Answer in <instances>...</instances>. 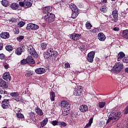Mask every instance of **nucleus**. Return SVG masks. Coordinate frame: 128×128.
I'll list each match as a JSON object with an SVG mask.
<instances>
[{"label":"nucleus","mask_w":128,"mask_h":128,"mask_svg":"<svg viewBox=\"0 0 128 128\" xmlns=\"http://www.w3.org/2000/svg\"><path fill=\"white\" fill-rule=\"evenodd\" d=\"M108 120H107L106 124H108L110 122H114L117 120H118L120 118V112L117 111H114L113 112H110L108 114Z\"/></svg>","instance_id":"nucleus-1"},{"label":"nucleus","mask_w":128,"mask_h":128,"mask_svg":"<svg viewBox=\"0 0 128 128\" xmlns=\"http://www.w3.org/2000/svg\"><path fill=\"white\" fill-rule=\"evenodd\" d=\"M70 8L72 10V18H76L78 16V8L74 4H71L70 5Z\"/></svg>","instance_id":"nucleus-2"},{"label":"nucleus","mask_w":128,"mask_h":128,"mask_svg":"<svg viewBox=\"0 0 128 128\" xmlns=\"http://www.w3.org/2000/svg\"><path fill=\"white\" fill-rule=\"evenodd\" d=\"M44 20L47 22H52L56 20V16L53 14H48L44 16Z\"/></svg>","instance_id":"nucleus-3"},{"label":"nucleus","mask_w":128,"mask_h":128,"mask_svg":"<svg viewBox=\"0 0 128 128\" xmlns=\"http://www.w3.org/2000/svg\"><path fill=\"white\" fill-rule=\"evenodd\" d=\"M27 50L28 52L30 54H31V56H32L34 58H38V53L36 52V50L32 46L30 45L28 46L27 48Z\"/></svg>","instance_id":"nucleus-4"},{"label":"nucleus","mask_w":128,"mask_h":128,"mask_svg":"<svg viewBox=\"0 0 128 128\" xmlns=\"http://www.w3.org/2000/svg\"><path fill=\"white\" fill-rule=\"evenodd\" d=\"M124 68V64L120 62L116 63L114 66L113 70L114 72H120Z\"/></svg>","instance_id":"nucleus-5"},{"label":"nucleus","mask_w":128,"mask_h":128,"mask_svg":"<svg viewBox=\"0 0 128 128\" xmlns=\"http://www.w3.org/2000/svg\"><path fill=\"white\" fill-rule=\"evenodd\" d=\"M27 122H34L36 120V114L31 112L28 114Z\"/></svg>","instance_id":"nucleus-6"},{"label":"nucleus","mask_w":128,"mask_h":128,"mask_svg":"<svg viewBox=\"0 0 128 128\" xmlns=\"http://www.w3.org/2000/svg\"><path fill=\"white\" fill-rule=\"evenodd\" d=\"M26 28L28 30H38L40 28V26L34 24L30 23L27 24Z\"/></svg>","instance_id":"nucleus-7"},{"label":"nucleus","mask_w":128,"mask_h":128,"mask_svg":"<svg viewBox=\"0 0 128 128\" xmlns=\"http://www.w3.org/2000/svg\"><path fill=\"white\" fill-rule=\"evenodd\" d=\"M2 108H4V110H6V108H10V101L8 99H4L1 103Z\"/></svg>","instance_id":"nucleus-8"},{"label":"nucleus","mask_w":128,"mask_h":128,"mask_svg":"<svg viewBox=\"0 0 128 128\" xmlns=\"http://www.w3.org/2000/svg\"><path fill=\"white\" fill-rule=\"evenodd\" d=\"M60 106L62 108H70V104L66 100H62L60 104Z\"/></svg>","instance_id":"nucleus-9"},{"label":"nucleus","mask_w":128,"mask_h":128,"mask_svg":"<svg viewBox=\"0 0 128 128\" xmlns=\"http://www.w3.org/2000/svg\"><path fill=\"white\" fill-rule=\"evenodd\" d=\"M94 54H96V52L94 51L90 52L88 54L87 56V60L89 62H94Z\"/></svg>","instance_id":"nucleus-10"},{"label":"nucleus","mask_w":128,"mask_h":128,"mask_svg":"<svg viewBox=\"0 0 128 128\" xmlns=\"http://www.w3.org/2000/svg\"><path fill=\"white\" fill-rule=\"evenodd\" d=\"M82 86H77L75 87L74 91V96H80V94H82Z\"/></svg>","instance_id":"nucleus-11"},{"label":"nucleus","mask_w":128,"mask_h":128,"mask_svg":"<svg viewBox=\"0 0 128 128\" xmlns=\"http://www.w3.org/2000/svg\"><path fill=\"white\" fill-rule=\"evenodd\" d=\"M112 22H116L118 20V10H114L112 12Z\"/></svg>","instance_id":"nucleus-12"},{"label":"nucleus","mask_w":128,"mask_h":128,"mask_svg":"<svg viewBox=\"0 0 128 128\" xmlns=\"http://www.w3.org/2000/svg\"><path fill=\"white\" fill-rule=\"evenodd\" d=\"M80 36H82L81 34L74 33L70 35V38L73 40H78L80 38Z\"/></svg>","instance_id":"nucleus-13"},{"label":"nucleus","mask_w":128,"mask_h":128,"mask_svg":"<svg viewBox=\"0 0 128 128\" xmlns=\"http://www.w3.org/2000/svg\"><path fill=\"white\" fill-rule=\"evenodd\" d=\"M52 8L51 6H46L44 7L42 9V12L43 14H50V12H52Z\"/></svg>","instance_id":"nucleus-14"},{"label":"nucleus","mask_w":128,"mask_h":128,"mask_svg":"<svg viewBox=\"0 0 128 128\" xmlns=\"http://www.w3.org/2000/svg\"><path fill=\"white\" fill-rule=\"evenodd\" d=\"M98 38L100 42H104L106 38V35H104L102 32H100L98 34Z\"/></svg>","instance_id":"nucleus-15"},{"label":"nucleus","mask_w":128,"mask_h":128,"mask_svg":"<svg viewBox=\"0 0 128 128\" xmlns=\"http://www.w3.org/2000/svg\"><path fill=\"white\" fill-rule=\"evenodd\" d=\"M79 110L82 112H86L88 110V107L86 104H83L80 106Z\"/></svg>","instance_id":"nucleus-16"},{"label":"nucleus","mask_w":128,"mask_h":128,"mask_svg":"<svg viewBox=\"0 0 128 128\" xmlns=\"http://www.w3.org/2000/svg\"><path fill=\"white\" fill-rule=\"evenodd\" d=\"M10 8L14 10H20V4L18 3H12L10 6Z\"/></svg>","instance_id":"nucleus-17"},{"label":"nucleus","mask_w":128,"mask_h":128,"mask_svg":"<svg viewBox=\"0 0 128 128\" xmlns=\"http://www.w3.org/2000/svg\"><path fill=\"white\" fill-rule=\"evenodd\" d=\"M0 86L3 88H8L6 82L2 79H0Z\"/></svg>","instance_id":"nucleus-18"},{"label":"nucleus","mask_w":128,"mask_h":128,"mask_svg":"<svg viewBox=\"0 0 128 128\" xmlns=\"http://www.w3.org/2000/svg\"><path fill=\"white\" fill-rule=\"evenodd\" d=\"M2 78L5 80H7V82H10V72H6L2 76Z\"/></svg>","instance_id":"nucleus-19"},{"label":"nucleus","mask_w":128,"mask_h":128,"mask_svg":"<svg viewBox=\"0 0 128 128\" xmlns=\"http://www.w3.org/2000/svg\"><path fill=\"white\" fill-rule=\"evenodd\" d=\"M24 76L26 78H32L34 76V71L28 70L24 72Z\"/></svg>","instance_id":"nucleus-20"},{"label":"nucleus","mask_w":128,"mask_h":128,"mask_svg":"<svg viewBox=\"0 0 128 128\" xmlns=\"http://www.w3.org/2000/svg\"><path fill=\"white\" fill-rule=\"evenodd\" d=\"M35 72H36V74H42L46 72V70L42 68H38L35 70Z\"/></svg>","instance_id":"nucleus-21"},{"label":"nucleus","mask_w":128,"mask_h":128,"mask_svg":"<svg viewBox=\"0 0 128 128\" xmlns=\"http://www.w3.org/2000/svg\"><path fill=\"white\" fill-rule=\"evenodd\" d=\"M27 62H28V64H36V61L34 60V58H32V56H28L27 58Z\"/></svg>","instance_id":"nucleus-22"},{"label":"nucleus","mask_w":128,"mask_h":128,"mask_svg":"<svg viewBox=\"0 0 128 128\" xmlns=\"http://www.w3.org/2000/svg\"><path fill=\"white\" fill-rule=\"evenodd\" d=\"M70 108H65L62 110V114L64 116H66L68 114H70Z\"/></svg>","instance_id":"nucleus-23"},{"label":"nucleus","mask_w":128,"mask_h":128,"mask_svg":"<svg viewBox=\"0 0 128 128\" xmlns=\"http://www.w3.org/2000/svg\"><path fill=\"white\" fill-rule=\"evenodd\" d=\"M0 38H4L6 40V38H10V34L8 32H4L0 34Z\"/></svg>","instance_id":"nucleus-24"},{"label":"nucleus","mask_w":128,"mask_h":128,"mask_svg":"<svg viewBox=\"0 0 128 128\" xmlns=\"http://www.w3.org/2000/svg\"><path fill=\"white\" fill-rule=\"evenodd\" d=\"M32 6V0H25V6L30 8Z\"/></svg>","instance_id":"nucleus-25"},{"label":"nucleus","mask_w":128,"mask_h":128,"mask_svg":"<svg viewBox=\"0 0 128 128\" xmlns=\"http://www.w3.org/2000/svg\"><path fill=\"white\" fill-rule=\"evenodd\" d=\"M35 111L36 112L37 114H38V116H43L44 112H42V110L40 109L38 106L35 108Z\"/></svg>","instance_id":"nucleus-26"},{"label":"nucleus","mask_w":128,"mask_h":128,"mask_svg":"<svg viewBox=\"0 0 128 128\" xmlns=\"http://www.w3.org/2000/svg\"><path fill=\"white\" fill-rule=\"evenodd\" d=\"M15 54L17 56H20L22 54V48L20 47L17 48L15 50Z\"/></svg>","instance_id":"nucleus-27"},{"label":"nucleus","mask_w":128,"mask_h":128,"mask_svg":"<svg viewBox=\"0 0 128 128\" xmlns=\"http://www.w3.org/2000/svg\"><path fill=\"white\" fill-rule=\"evenodd\" d=\"M122 36L124 38L128 39V30H123L122 32Z\"/></svg>","instance_id":"nucleus-28"},{"label":"nucleus","mask_w":128,"mask_h":128,"mask_svg":"<svg viewBox=\"0 0 128 128\" xmlns=\"http://www.w3.org/2000/svg\"><path fill=\"white\" fill-rule=\"evenodd\" d=\"M124 56H126V54H124V53L123 52H119L117 59L118 61L120 62L122 60V58H124Z\"/></svg>","instance_id":"nucleus-29"},{"label":"nucleus","mask_w":128,"mask_h":128,"mask_svg":"<svg viewBox=\"0 0 128 128\" xmlns=\"http://www.w3.org/2000/svg\"><path fill=\"white\" fill-rule=\"evenodd\" d=\"M48 118H44L40 122L41 127H43V126H46V124H48Z\"/></svg>","instance_id":"nucleus-30"},{"label":"nucleus","mask_w":128,"mask_h":128,"mask_svg":"<svg viewBox=\"0 0 128 128\" xmlns=\"http://www.w3.org/2000/svg\"><path fill=\"white\" fill-rule=\"evenodd\" d=\"M54 98H56V94L54 92H50V99L52 102L54 101Z\"/></svg>","instance_id":"nucleus-31"},{"label":"nucleus","mask_w":128,"mask_h":128,"mask_svg":"<svg viewBox=\"0 0 128 128\" xmlns=\"http://www.w3.org/2000/svg\"><path fill=\"white\" fill-rule=\"evenodd\" d=\"M1 4L4 6H10V2L6 0H2Z\"/></svg>","instance_id":"nucleus-32"},{"label":"nucleus","mask_w":128,"mask_h":128,"mask_svg":"<svg viewBox=\"0 0 128 128\" xmlns=\"http://www.w3.org/2000/svg\"><path fill=\"white\" fill-rule=\"evenodd\" d=\"M90 32H92V34H96L98 32H100V28H94L89 30Z\"/></svg>","instance_id":"nucleus-33"},{"label":"nucleus","mask_w":128,"mask_h":128,"mask_svg":"<svg viewBox=\"0 0 128 128\" xmlns=\"http://www.w3.org/2000/svg\"><path fill=\"white\" fill-rule=\"evenodd\" d=\"M92 120H94V118H90L89 120L88 124H87L86 125L85 128H88L90 126H92Z\"/></svg>","instance_id":"nucleus-34"},{"label":"nucleus","mask_w":128,"mask_h":128,"mask_svg":"<svg viewBox=\"0 0 128 128\" xmlns=\"http://www.w3.org/2000/svg\"><path fill=\"white\" fill-rule=\"evenodd\" d=\"M58 52L56 50L52 51V52L50 56H54V58H58Z\"/></svg>","instance_id":"nucleus-35"},{"label":"nucleus","mask_w":128,"mask_h":128,"mask_svg":"<svg viewBox=\"0 0 128 128\" xmlns=\"http://www.w3.org/2000/svg\"><path fill=\"white\" fill-rule=\"evenodd\" d=\"M85 26L87 30H90V28H92V25L90 23L88 22V21L86 23Z\"/></svg>","instance_id":"nucleus-36"},{"label":"nucleus","mask_w":128,"mask_h":128,"mask_svg":"<svg viewBox=\"0 0 128 128\" xmlns=\"http://www.w3.org/2000/svg\"><path fill=\"white\" fill-rule=\"evenodd\" d=\"M6 50L8 52H12V50H14V48H12V46L8 45L6 46Z\"/></svg>","instance_id":"nucleus-37"},{"label":"nucleus","mask_w":128,"mask_h":128,"mask_svg":"<svg viewBox=\"0 0 128 128\" xmlns=\"http://www.w3.org/2000/svg\"><path fill=\"white\" fill-rule=\"evenodd\" d=\"M16 116L18 118H24V116L21 113H16Z\"/></svg>","instance_id":"nucleus-38"},{"label":"nucleus","mask_w":128,"mask_h":128,"mask_svg":"<svg viewBox=\"0 0 128 128\" xmlns=\"http://www.w3.org/2000/svg\"><path fill=\"white\" fill-rule=\"evenodd\" d=\"M44 58H49L50 56V54L46 51L44 52Z\"/></svg>","instance_id":"nucleus-39"},{"label":"nucleus","mask_w":128,"mask_h":128,"mask_svg":"<svg viewBox=\"0 0 128 128\" xmlns=\"http://www.w3.org/2000/svg\"><path fill=\"white\" fill-rule=\"evenodd\" d=\"M58 126H66V124L65 122L58 121Z\"/></svg>","instance_id":"nucleus-40"},{"label":"nucleus","mask_w":128,"mask_h":128,"mask_svg":"<svg viewBox=\"0 0 128 128\" xmlns=\"http://www.w3.org/2000/svg\"><path fill=\"white\" fill-rule=\"evenodd\" d=\"M106 106V102H99V108H102Z\"/></svg>","instance_id":"nucleus-41"},{"label":"nucleus","mask_w":128,"mask_h":128,"mask_svg":"<svg viewBox=\"0 0 128 128\" xmlns=\"http://www.w3.org/2000/svg\"><path fill=\"white\" fill-rule=\"evenodd\" d=\"M24 36H20L17 37L16 40H18V42H22V40H24Z\"/></svg>","instance_id":"nucleus-42"},{"label":"nucleus","mask_w":128,"mask_h":128,"mask_svg":"<svg viewBox=\"0 0 128 128\" xmlns=\"http://www.w3.org/2000/svg\"><path fill=\"white\" fill-rule=\"evenodd\" d=\"M52 124L54 126H58V121L55 120H53L51 122Z\"/></svg>","instance_id":"nucleus-43"},{"label":"nucleus","mask_w":128,"mask_h":128,"mask_svg":"<svg viewBox=\"0 0 128 128\" xmlns=\"http://www.w3.org/2000/svg\"><path fill=\"white\" fill-rule=\"evenodd\" d=\"M100 12H106L108 11L107 9L106 8H104V6H102L100 8Z\"/></svg>","instance_id":"nucleus-44"},{"label":"nucleus","mask_w":128,"mask_h":128,"mask_svg":"<svg viewBox=\"0 0 128 128\" xmlns=\"http://www.w3.org/2000/svg\"><path fill=\"white\" fill-rule=\"evenodd\" d=\"M26 24V23L22 21H21L19 22L18 24V26H20V28H22V26H24Z\"/></svg>","instance_id":"nucleus-45"},{"label":"nucleus","mask_w":128,"mask_h":128,"mask_svg":"<svg viewBox=\"0 0 128 128\" xmlns=\"http://www.w3.org/2000/svg\"><path fill=\"white\" fill-rule=\"evenodd\" d=\"M46 43H42L40 44V46H41V48H42V50H46Z\"/></svg>","instance_id":"nucleus-46"},{"label":"nucleus","mask_w":128,"mask_h":128,"mask_svg":"<svg viewBox=\"0 0 128 128\" xmlns=\"http://www.w3.org/2000/svg\"><path fill=\"white\" fill-rule=\"evenodd\" d=\"M21 64H28V58L26 59H23L20 62Z\"/></svg>","instance_id":"nucleus-47"},{"label":"nucleus","mask_w":128,"mask_h":128,"mask_svg":"<svg viewBox=\"0 0 128 128\" xmlns=\"http://www.w3.org/2000/svg\"><path fill=\"white\" fill-rule=\"evenodd\" d=\"M10 96H18V93L16 92H11L10 94Z\"/></svg>","instance_id":"nucleus-48"},{"label":"nucleus","mask_w":128,"mask_h":128,"mask_svg":"<svg viewBox=\"0 0 128 128\" xmlns=\"http://www.w3.org/2000/svg\"><path fill=\"white\" fill-rule=\"evenodd\" d=\"M13 32L16 34H20V30H18V28H15L13 30Z\"/></svg>","instance_id":"nucleus-49"},{"label":"nucleus","mask_w":128,"mask_h":128,"mask_svg":"<svg viewBox=\"0 0 128 128\" xmlns=\"http://www.w3.org/2000/svg\"><path fill=\"white\" fill-rule=\"evenodd\" d=\"M22 110H20V108H14V112L16 114L18 113H20V111Z\"/></svg>","instance_id":"nucleus-50"},{"label":"nucleus","mask_w":128,"mask_h":128,"mask_svg":"<svg viewBox=\"0 0 128 128\" xmlns=\"http://www.w3.org/2000/svg\"><path fill=\"white\" fill-rule=\"evenodd\" d=\"M71 122H72V124H74V122H76V117L72 116L71 118Z\"/></svg>","instance_id":"nucleus-51"},{"label":"nucleus","mask_w":128,"mask_h":128,"mask_svg":"<svg viewBox=\"0 0 128 128\" xmlns=\"http://www.w3.org/2000/svg\"><path fill=\"white\" fill-rule=\"evenodd\" d=\"M53 50L52 48H48V49L46 52L49 54H50V56H52V52H53Z\"/></svg>","instance_id":"nucleus-52"},{"label":"nucleus","mask_w":128,"mask_h":128,"mask_svg":"<svg viewBox=\"0 0 128 128\" xmlns=\"http://www.w3.org/2000/svg\"><path fill=\"white\" fill-rule=\"evenodd\" d=\"M122 61L124 62H126V64H128V57H124L123 60Z\"/></svg>","instance_id":"nucleus-53"},{"label":"nucleus","mask_w":128,"mask_h":128,"mask_svg":"<svg viewBox=\"0 0 128 128\" xmlns=\"http://www.w3.org/2000/svg\"><path fill=\"white\" fill-rule=\"evenodd\" d=\"M64 66L65 68H70V63L68 62H66L64 64Z\"/></svg>","instance_id":"nucleus-54"},{"label":"nucleus","mask_w":128,"mask_h":128,"mask_svg":"<svg viewBox=\"0 0 128 128\" xmlns=\"http://www.w3.org/2000/svg\"><path fill=\"white\" fill-rule=\"evenodd\" d=\"M18 4H19V6H26L25 1H24V2H20Z\"/></svg>","instance_id":"nucleus-55"},{"label":"nucleus","mask_w":128,"mask_h":128,"mask_svg":"<svg viewBox=\"0 0 128 128\" xmlns=\"http://www.w3.org/2000/svg\"><path fill=\"white\" fill-rule=\"evenodd\" d=\"M6 58V56L4 54H0V59L4 60Z\"/></svg>","instance_id":"nucleus-56"},{"label":"nucleus","mask_w":128,"mask_h":128,"mask_svg":"<svg viewBox=\"0 0 128 128\" xmlns=\"http://www.w3.org/2000/svg\"><path fill=\"white\" fill-rule=\"evenodd\" d=\"M113 30H114V32H118V30H120V28H118V27H114L113 28Z\"/></svg>","instance_id":"nucleus-57"},{"label":"nucleus","mask_w":128,"mask_h":128,"mask_svg":"<svg viewBox=\"0 0 128 128\" xmlns=\"http://www.w3.org/2000/svg\"><path fill=\"white\" fill-rule=\"evenodd\" d=\"M4 68L6 70H8V64H6L4 65Z\"/></svg>","instance_id":"nucleus-58"},{"label":"nucleus","mask_w":128,"mask_h":128,"mask_svg":"<svg viewBox=\"0 0 128 128\" xmlns=\"http://www.w3.org/2000/svg\"><path fill=\"white\" fill-rule=\"evenodd\" d=\"M3 48H4V44H2V43H0V50H2Z\"/></svg>","instance_id":"nucleus-59"},{"label":"nucleus","mask_w":128,"mask_h":128,"mask_svg":"<svg viewBox=\"0 0 128 128\" xmlns=\"http://www.w3.org/2000/svg\"><path fill=\"white\" fill-rule=\"evenodd\" d=\"M125 72H126L127 74H128V67L125 68Z\"/></svg>","instance_id":"nucleus-60"},{"label":"nucleus","mask_w":128,"mask_h":128,"mask_svg":"<svg viewBox=\"0 0 128 128\" xmlns=\"http://www.w3.org/2000/svg\"><path fill=\"white\" fill-rule=\"evenodd\" d=\"M108 0H103L102 2L103 4H106Z\"/></svg>","instance_id":"nucleus-61"},{"label":"nucleus","mask_w":128,"mask_h":128,"mask_svg":"<svg viewBox=\"0 0 128 128\" xmlns=\"http://www.w3.org/2000/svg\"><path fill=\"white\" fill-rule=\"evenodd\" d=\"M0 94H4V91L0 90Z\"/></svg>","instance_id":"nucleus-62"},{"label":"nucleus","mask_w":128,"mask_h":128,"mask_svg":"<svg viewBox=\"0 0 128 128\" xmlns=\"http://www.w3.org/2000/svg\"><path fill=\"white\" fill-rule=\"evenodd\" d=\"M3 93L4 94H8V92L6 91H3Z\"/></svg>","instance_id":"nucleus-63"},{"label":"nucleus","mask_w":128,"mask_h":128,"mask_svg":"<svg viewBox=\"0 0 128 128\" xmlns=\"http://www.w3.org/2000/svg\"><path fill=\"white\" fill-rule=\"evenodd\" d=\"M26 94V91L25 92H22V94Z\"/></svg>","instance_id":"nucleus-64"}]
</instances>
